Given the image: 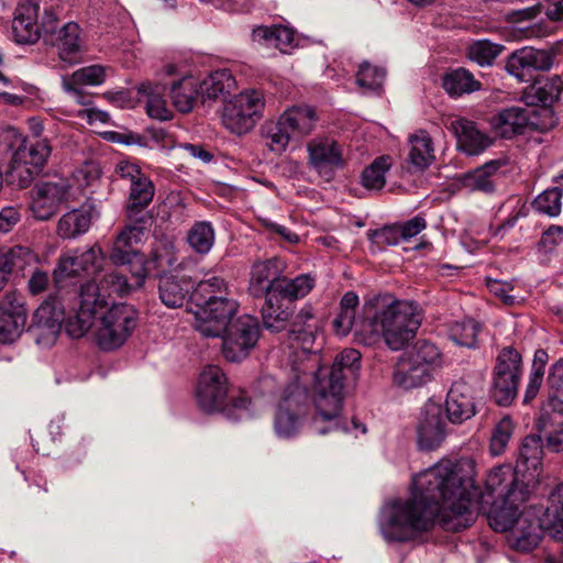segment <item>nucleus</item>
I'll return each instance as SVG.
<instances>
[{
	"instance_id": "1",
	"label": "nucleus",
	"mask_w": 563,
	"mask_h": 563,
	"mask_svg": "<svg viewBox=\"0 0 563 563\" xmlns=\"http://www.w3.org/2000/svg\"><path fill=\"white\" fill-rule=\"evenodd\" d=\"M473 473L470 460L457 464L443 460L416 475L410 497L383 508L379 529L384 539L407 542L431 530L435 522L446 531L463 530L475 520L476 511L483 512L492 527V507L484 500L490 497V487L487 484L482 492Z\"/></svg>"
},
{
	"instance_id": "2",
	"label": "nucleus",
	"mask_w": 563,
	"mask_h": 563,
	"mask_svg": "<svg viewBox=\"0 0 563 563\" xmlns=\"http://www.w3.org/2000/svg\"><path fill=\"white\" fill-rule=\"evenodd\" d=\"M542 459L541 437L528 435L522 441L517 468L504 465L495 471V492L501 496V504L495 512V531H509V542L518 551H531L544 533L533 510L519 511L539 482Z\"/></svg>"
},
{
	"instance_id": "3",
	"label": "nucleus",
	"mask_w": 563,
	"mask_h": 563,
	"mask_svg": "<svg viewBox=\"0 0 563 563\" xmlns=\"http://www.w3.org/2000/svg\"><path fill=\"white\" fill-rule=\"evenodd\" d=\"M364 319L356 325V339L364 345L380 340L398 351L413 338L421 323L419 307L407 300H397L389 294L375 295L364 303Z\"/></svg>"
},
{
	"instance_id": "4",
	"label": "nucleus",
	"mask_w": 563,
	"mask_h": 563,
	"mask_svg": "<svg viewBox=\"0 0 563 563\" xmlns=\"http://www.w3.org/2000/svg\"><path fill=\"white\" fill-rule=\"evenodd\" d=\"M228 393V377L222 368L217 365L203 367L196 391L199 407L208 413L223 412L231 419H241L249 416L251 399L241 394L238 397H232L230 405H227Z\"/></svg>"
},
{
	"instance_id": "5",
	"label": "nucleus",
	"mask_w": 563,
	"mask_h": 563,
	"mask_svg": "<svg viewBox=\"0 0 563 563\" xmlns=\"http://www.w3.org/2000/svg\"><path fill=\"white\" fill-rule=\"evenodd\" d=\"M314 374V397L313 402L317 415L312 421L313 430L319 434L330 431L342 430L343 432H357L364 434L366 428L363 423L352 420L351 427L341 423L340 412L343 402V387L340 384L331 383L321 376V372Z\"/></svg>"
},
{
	"instance_id": "6",
	"label": "nucleus",
	"mask_w": 563,
	"mask_h": 563,
	"mask_svg": "<svg viewBox=\"0 0 563 563\" xmlns=\"http://www.w3.org/2000/svg\"><path fill=\"white\" fill-rule=\"evenodd\" d=\"M114 173L122 180L129 183V196L125 203L128 219L134 223H146L151 217L144 211L153 201L154 183L137 164L130 161H120L115 165Z\"/></svg>"
},
{
	"instance_id": "7",
	"label": "nucleus",
	"mask_w": 563,
	"mask_h": 563,
	"mask_svg": "<svg viewBox=\"0 0 563 563\" xmlns=\"http://www.w3.org/2000/svg\"><path fill=\"white\" fill-rule=\"evenodd\" d=\"M265 97L256 89H245L225 101L222 123L232 133H249L263 118Z\"/></svg>"
},
{
	"instance_id": "8",
	"label": "nucleus",
	"mask_w": 563,
	"mask_h": 563,
	"mask_svg": "<svg viewBox=\"0 0 563 563\" xmlns=\"http://www.w3.org/2000/svg\"><path fill=\"white\" fill-rule=\"evenodd\" d=\"M308 394L298 380L286 386L277 401L273 427L277 437H294L307 415Z\"/></svg>"
},
{
	"instance_id": "9",
	"label": "nucleus",
	"mask_w": 563,
	"mask_h": 563,
	"mask_svg": "<svg viewBox=\"0 0 563 563\" xmlns=\"http://www.w3.org/2000/svg\"><path fill=\"white\" fill-rule=\"evenodd\" d=\"M137 325L136 310L126 303L112 305L99 320L97 343L103 351L122 346Z\"/></svg>"
},
{
	"instance_id": "10",
	"label": "nucleus",
	"mask_w": 563,
	"mask_h": 563,
	"mask_svg": "<svg viewBox=\"0 0 563 563\" xmlns=\"http://www.w3.org/2000/svg\"><path fill=\"white\" fill-rule=\"evenodd\" d=\"M261 335L256 318L243 314L229 324L219 336L222 338V354L229 362H241L255 347Z\"/></svg>"
},
{
	"instance_id": "11",
	"label": "nucleus",
	"mask_w": 563,
	"mask_h": 563,
	"mask_svg": "<svg viewBox=\"0 0 563 563\" xmlns=\"http://www.w3.org/2000/svg\"><path fill=\"white\" fill-rule=\"evenodd\" d=\"M75 199L69 180L64 177L37 183L32 189L31 210L38 220H48L62 206Z\"/></svg>"
},
{
	"instance_id": "12",
	"label": "nucleus",
	"mask_w": 563,
	"mask_h": 563,
	"mask_svg": "<svg viewBox=\"0 0 563 563\" xmlns=\"http://www.w3.org/2000/svg\"><path fill=\"white\" fill-rule=\"evenodd\" d=\"M522 373L521 355L512 346L504 347L495 358V404L509 406L517 397Z\"/></svg>"
},
{
	"instance_id": "13",
	"label": "nucleus",
	"mask_w": 563,
	"mask_h": 563,
	"mask_svg": "<svg viewBox=\"0 0 563 563\" xmlns=\"http://www.w3.org/2000/svg\"><path fill=\"white\" fill-rule=\"evenodd\" d=\"M141 224L124 227L118 234L110 253V258L115 265L130 264L135 266L132 273L135 287L142 286L146 277L144 256L136 249L145 235V228Z\"/></svg>"
},
{
	"instance_id": "14",
	"label": "nucleus",
	"mask_w": 563,
	"mask_h": 563,
	"mask_svg": "<svg viewBox=\"0 0 563 563\" xmlns=\"http://www.w3.org/2000/svg\"><path fill=\"white\" fill-rule=\"evenodd\" d=\"M101 290L93 280L81 286L78 309L66 321V331L71 338L84 336L92 327L95 316L107 305L106 295Z\"/></svg>"
},
{
	"instance_id": "15",
	"label": "nucleus",
	"mask_w": 563,
	"mask_h": 563,
	"mask_svg": "<svg viewBox=\"0 0 563 563\" xmlns=\"http://www.w3.org/2000/svg\"><path fill=\"white\" fill-rule=\"evenodd\" d=\"M238 309L239 302L233 297L210 302L194 312V327L206 338H219L225 331L227 324L233 321Z\"/></svg>"
},
{
	"instance_id": "16",
	"label": "nucleus",
	"mask_w": 563,
	"mask_h": 563,
	"mask_svg": "<svg viewBox=\"0 0 563 563\" xmlns=\"http://www.w3.org/2000/svg\"><path fill=\"white\" fill-rule=\"evenodd\" d=\"M64 313L55 301H44L33 313L29 333L38 346H52L60 332Z\"/></svg>"
},
{
	"instance_id": "17",
	"label": "nucleus",
	"mask_w": 563,
	"mask_h": 563,
	"mask_svg": "<svg viewBox=\"0 0 563 563\" xmlns=\"http://www.w3.org/2000/svg\"><path fill=\"white\" fill-rule=\"evenodd\" d=\"M26 318L23 295L7 292L0 302V342L8 344L18 340L25 329Z\"/></svg>"
},
{
	"instance_id": "18",
	"label": "nucleus",
	"mask_w": 563,
	"mask_h": 563,
	"mask_svg": "<svg viewBox=\"0 0 563 563\" xmlns=\"http://www.w3.org/2000/svg\"><path fill=\"white\" fill-rule=\"evenodd\" d=\"M102 262V251L97 245L68 250L59 256L54 273L57 278L77 276L82 273L92 274L101 268Z\"/></svg>"
},
{
	"instance_id": "19",
	"label": "nucleus",
	"mask_w": 563,
	"mask_h": 563,
	"mask_svg": "<svg viewBox=\"0 0 563 563\" xmlns=\"http://www.w3.org/2000/svg\"><path fill=\"white\" fill-rule=\"evenodd\" d=\"M318 332L319 327L314 320L313 310L310 306H305L297 313L292 323L290 342L295 351L300 350L305 355L309 354L311 367H316L319 364L318 349H314Z\"/></svg>"
},
{
	"instance_id": "20",
	"label": "nucleus",
	"mask_w": 563,
	"mask_h": 563,
	"mask_svg": "<svg viewBox=\"0 0 563 563\" xmlns=\"http://www.w3.org/2000/svg\"><path fill=\"white\" fill-rule=\"evenodd\" d=\"M553 65V55L544 49L522 47L514 52L507 59L506 70L521 82L531 79V71H545Z\"/></svg>"
},
{
	"instance_id": "21",
	"label": "nucleus",
	"mask_w": 563,
	"mask_h": 563,
	"mask_svg": "<svg viewBox=\"0 0 563 563\" xmlns=\"http://www.w3.org/2000/svg\"><path fill=\"white\" fill-rule=\"evenodd\" d=\"M285 263L279 257L256 261L251 267L249 291L253 297L277 292L285 271Z\"/></svg>"
},
{
	"instance_id": "22",
	"label": "nucleus",
	"mask_w": 563,
	"mask_h": 563,
	"mask_svg": "<svg viewBox=\"0 0 563 563\" xmlns=\"http://www.w3.org/2000/svg\"><path fill=\"white\" fill-rule=\"evenodd\" d=\"M47 30L49 33L44 40L46 44L56 49L59 60L67 65L79 63L82 52L79 25L68 22L59 29Z\"/></svg>"
},
{
	"instance_id": "23",
	"label": "nucleus",
	"mask_w": 563,
	"mask_h": 563,
	"mask_svg": "<svg viewBox=\"0 0 563 563\" xmlns=\"http://www.w3.org/2000/svg\"><path fill=\"white\" fill-rule=\"evenodd\" d=\"M418 445L422 450H434L445 438L442 407L435 402L424 405L418 428Z\"/></svg>"
},
{
	"instance_id": "24",
	"label": "nucleus",
	"mask_w": 563,
	"mask_h": 563,
	"mask_svg": "<svg viewBox=\"0 0 563 563\" xmlns=\"http://www.w3.org/2000/svg\"><path fill=\"white\" fill-rule=\"evenodd\" d=\"M107 68L101 65H90L74 71L70 76L62 79L64 90L78 103L91 104V97L88 96L81 86H98L106 80Z\"/></svg>"
},
{
	"instance_id": "25",
	"label": "nucleus",
	"mask_w": 563,
	"mask_h": 563,
	"mask_svg": "<svg viewBox=\"0 0 563 563\" xmlns=\"http://www.w3.org/2000/svg\"><path fill=\"white\" fill-rule=\"evenodd\" d=\"M307 150L309 163L319 174L329 175L343 165L342 150L332 139H313L308 143Z\"/></svg>"
},
{
	"instance_id": "26",
	"label": "nucleus",
	"mask_w": 563,
	"mask_h": 563,
	"mask_svg": "<svg viewBox=\"0 0 563 563\" xmlns=\"http://www.w3.org/2000/svg\"><path fill=\"white\" fill-rule=\"evenodd\" d=\"M40 5L32 0L21 2L12 21L13 38L19 44H33L41 36V29L37 24Z\"/></svg>"
},
{
	"instance_id": "27",
	"label": "nucleus",
	"mask_w": 563,
	"mask_h": 563,
	"mask_svg": "<svg viewBox=\"0 0 563 563\" xmlns=\"http://www.w3.org/2000/svg\"><path fill=\"white\" fill-rule=\"evenodd\" d=\"M361 369V353L355 349H344L339 353L330 371L319 368L321 376L329 382L340 384L343 388L346 383L355 382Z\"/></svg>"
},
{
	"instance_id": "28",
	"label": "nucleus",
	"mask_w": 563,
	"mask_h": 563,
	"mask_svg": "<svg viewBox=\"0 0 563 563\" xmlns=\"http://www.w3.org/2000/svg\"><path fill=\"white\" fill-rule=\"evenodd\" d=\"M445 409L452 423H462L475 415L472 390L465 382L452 384L446 396Z\"/></svg>"
},
{
	"instance_id": "29",
	"label": "nucleus",
	"mask_w": 563,
	"mask_h": 563,
	"mask_svg": "<svg viewBox=\"0 0 563 563\" xmlns=\"http://www.w3.org/2000/svg\"><path fill=\"white\" fill-rule=\"evenodd\" d=\"M450 130L457 139L459 150L467 155H478L490 145L489 137L483 134L470 120L455 119L451 121Z\"/></svg>"
},
{
	"instance_id": "30",
	"label": "nucleus",
	"mask_w": 563,
	"mask_h": 563,
	"mask_svg": "<svg viewBox=\"0 0 563 563\" xmlns=\"http://www.w3.org/2000/svg\"><path fill=\"white\" fill-rule=\"evenodd\" d=\"M279 117L296 141L311 134L317 122L316 111L309 106H292Z\"/></svg>"
},
{
	"instance_id": "31",
	"label": "nucleus",
	"mask_w": 563,
	"mask_h": 563,
	"mask_svg": "<svg viewBox=\"0 0 563 563\" xmlns=\"http://www.w3.org/2000/svg\"><path fill=\"white\" fill-rule=\"evenodd\" d=\"M265 303L262 307L263 323L267 329L280 331L286 327L292 314V306L283 299L278 292L265 295Z\"/></svg>"
},
{
	"instance_id": "32",
	"label": "nucleus",
	"mask_w": 563,
	"mask_h": 563,
	"mask_svg": "<svg viewBox=\"0 0 563 563\" xmlns=\"http://www.w3.org/2000/svg\"><path fill=\"white\" fill-rule=\"evenodd\" d=\"M432 374L407 355L402 354L396 364L393 382L404 389L417 388L431 379Z\"/></svg>"
},
{
	"instance_id": "33",
	"label": "nucleus",
	"mask_w": 563,
	"mask_h": 563,
	"mask_svg": "<svg viewBox=\"0 0 563 563\" xmlns=\"http://www.w3.org/2000/svg\"><path fill=\"white\" fill-rule=\"evenodd\" d=\"M191 288V282L187 277L164 275L158 286L161 301L168 308H180L186 302Z\"/></svg>"
},
{
	"instance_id": "34",
	"label": "nucleus",
	"mask_w": 563,
	"mask_h": 563,
	"mask_svg": "<svg viewBox=\"0 0 563 563\" xmlns=\"http://www.w3.org/2000/svg\"><path fill=\"white\" fill-rule=\"evenodd\" d=\"M408 162L417 169H424L434 161V145L424 130H419L408 137Z\"/></svg>"
},
{
	"instance_id": "35",
	"label": "nucleus",
	"mask_w": 563,
	"mask_h": 563,
	"mask_svg": "<svg viewBox=\"0 0 563 563\" xmlns=\"http://www.w3.org/2000/svg\"><path fill=\"white\" fill-rule=\"evenodd\" d=\"M261 134L265 147L276 155L285 153L289 143L296 141L280 117L266 121L261 126Z\"/></svg>"
},
{
	"instance_id": "36",
	"label": "nucleus",
	"mask_w": 563,
	"mask_h": 563,
	"mask_svg": "<svg viewBox=\"0 0 563 563\" xmlns=\"http://www.w3.org/2000/svg\"><path fill=\"white\" fill-rule=\"evenodd\" d=\"M165 91L166 86L162 84L143 82L137 88L139 95L145 98L146 111L151 118L161 121L172 118V111L164 99Z\"/></svg>"
},
{
	"instance_id": "37",
	"label": "nucleus",
	"mask_w": 563,
	"mask_h": 563,
	"mask_svg": "<svg viewBox=\"0 0 563 563\" xmlns=\"http://www.w3.org/2000/svg\"><path fill=\"white\" fill-rule=\"evenodd\" d=\"M235 85V80L231 74L225 70H217L202 80L198 79V92L200 93V102L216 100L218 97L229 93Z\"/></svg>"
},
{
	"instance_id": "38",
	"label": "nucleus",
	"mask_w": 563,
	"mask_h": 563,
	"mask_svg": "<svg viewBox=\"0 0 563 563\" xmlns=\"http://www.w3.org/2000/svg\"><path fill=\"white\" fill-rule=\"evenodd\" d=\"M527 131L523 107H511L499 112L495 118V137L510 139Z\"/></svg>"
},
{
	"instance_id": "39",
	"label": "nucleus",
	"mask_w": 563,
	"mask_h": 563,
	"mask_svg": "<svg viewBox=\"0 0 563 563\" xmlns=\"http://www.w3.org/2000/svg\"><path fill=\"white\" fill-rule=\"evenodd\" d=\"M540 430L547 432L548 448L560 453L563 451V412H555L544 406L539 419Z\"/></svg>"
},
{
	"instance_id": "40",
	"label": "nucleus",
	"mask_w": 563,
	"mask_h": 563,
	"mask_svg": "<svg viewBox=\"0 0 563 563\" xmlns=\"http://www.w3.org/2000/svg\"><path fill=\"white\" fill-rule=\"evenodd\" d=\"M170 97L174 107L183 112H190L194 107L200 102V93L198 92V79L195 77H184L170 89Z\"/></svg>"
},
{
	"instance_id": "41",
	"label": "nucleus",
	"mask_w": 563,
	"mask_h": 563,
	"mask_svg": "<svg viewBox=\"0 0 563 563\" xmlns=\"http://www.w3.org/2000/svg\"><path fill=\"white\" fill-rule=\"evenodd\" d=\"M92 213L88 209H74L58 221L57 234L63 239H74L86 233L91 224Z\"/></svg>"
},
{
	"instance_id": "42",
	"label": "nucleus",
	"mask_w": 563,
	"mask_h": 563,
	"mask_svg": "<svg viewBox=\"0 0 563 563\" xmlns=\"http://www.w3.org/2000/svg\"><path fill=\"white\" fill-rule=\"evenodd\" d=\"M34 258V254L24 246L0 250V291L4 288L13 268L23 269V266L33 262Z\"/></svg>"
},
{
	"instance_id": "43",
	"label": "nucleus",
	"mask_w": 563,
	"mask_h": 563,
	"mask_svg": "<svg viewBox=\"0 0 563 563\" xmlns=\"http://www.w3.org/2000/svg\"><path fill=\"white\" fill-rule=\"evenodd\" d=\"M481 82L465 68H456L443 77V88L451 97H461L479 90Z\"/></svg>"
},
{
	"instance_id": "44",
	"label": "nucleus",
	"mask_w": 563,
	"mask_h": 563,
	"mask_svg": "<svg viewBox=\"0 0 563 563\" xmlns=\"http://www.w3.org/2000/svg\"><path fill=\"white\" fill-rule=\"evenodd\" d=\"M358 302V296L354 291H347L343 295L340 301L339 313L333 321L336 334L345 336L354 325L358 324L355 323Z\"/></svg>"
},
{
	"instance_id": "45",
	"label": "nucleus",
	"mask_w": 563,
	"mask_h": 563,
	"mask_svg": "<svg viewBox=\"0 0 563 563\" xmlns=\"http://www.w3.org/2000/svg\"><path fill=\"white\" fill-rule=\"evenodd\" d=\"M393 159L389 155H383L373 161L362 175L361 183L368 190H380L386 184V173L390 169Z\"/></svg>"
},
{
	"instance_id": "46",
	"label": "nucleus",
	"mask_w": 563,
	"mask_h": 563,
	"mask_svg": "<svg viewBox=\"0 0 563 563\" xmlns=\"http://www.w3.org/2000/svg\"><path fill=\"white\" fill-rule=\"evenodd\" d=\"M178 257L175 246L170 241H159L153 249L152 258L144 260L146 274L150 269L155 268L161 272L172 271L177 266Z\"/></svg>"
},
{
	"instance_id": "47",
	"label": "nucleus",
	"mask_w": 563,
	"mask_h": 563,
	"mask_svg": "<svg viewBox=\"0 0 563 563\" xmlns=\"http://www.w3.org/2000/svg\"><path fill=\"white\" fill-rule=\"evenodd\" d=\"M52 147L47 139H36L30 144L20 146L14 154L19 162H27L37 169H42L49 157Z\"/></svg>"
},
{
	"instance_id": "48",
	"label": "nucleus",
	"mask_w": 563,
	"mask_h": 563,
	"mask_svg": "<svg viewBox=\"0 0 563 563\" xmlns=\"http://www.w3.org/2000/svg\"><path fill=\"white\" fill-rule=\"evenodd\" d=\"M404 354L420 366H423L424 369H428L431 374L433 368L438 366L441 361L438 347L433 343L424 340L417 341Z\"/></svg>"
},
{
	"instance_id": "49",
	"label": "nucleus",
	"mask_w": 563,
	"mask_h": 563,
	"mask_svg": "<svg viewBox=\"0 0 563 563\" xmlns=\"http://www.w3.org/2000/svg\"><path fill=\"white\" fill-rule=\"evenodd\" d=\"M214 229L208 221L196 222L187 234L188 244L199 254L209 253L214 244Z\"/></svg>"
},
{
	"instance_id": "50",
	"label": "nucleus",
	"mask_w": 563,
	"mask_h": 563,
	"mask_svg": "<svg viewBox=\"0 0 563 563\" xmlns=\"http://www.w3.org/2000/svg\"><path fill=\"white\" fill-rule=\"evenodd\" d=\"M277 292L291 303V301L307 296L314 287V278L308 274L299 275L292 279L282 277Z\"/></svg>"
},
{
	"instance_id": "51",
	"label": "nucleus",
	"mask_w": 563,
	"mask_h": 563,
	"mask_svg": "<svg viewBox=\"0 0 563 563\" xmlns=\"http://www.w3.org/2000/svg\"><path fill=\"white\" fill-rule=\"evenodd\" d=\"M462 187L471 191L489 192L493 188V162H487L460 177Z\"/></svg>"
},
{
	"instance_id": "52",
	"label": "nucleus",
	"mask_w": 563,
	"mask_h": 563,
	"mask_svg": "<svg viewBox=\"0 0 563 563\" xmlns=\"http://www.w3.org/2000/svg\"><path fill=\"white\" fill-rule=\"evenodd\" d=\"M530 90L540 103L548 106L559 99L563 90V80L556 75L543 77L538 79Z\"/></svg>"
},
{
	"instance_id": "53",
	"label": "nucleus",
	"mask_w": 563,
	"mask_h": 563,
	"mask_svg": "<svg viewBox=\"0 0 563 563\" xmlns=\"http://www.w3.org/2000/svg\"><path fill=\"white\" fill-rule=\"evenodd\" d=\"M548 383L552 393L544 406L555 412H563V358L552 366Z\"/></svg>"
},
{
	"instance_id": "54",
	"label": "nucleus",
	"mask_w": 563,
	"mask_h": 563,
	"mask_svg": "<svg viewBox=\"0 0 563 563\" xmlns=\"http://www.w3.org/2000/svg\"><path fill=\"white\" fill-rule=\"evenodd\" d=\"M40 169L27 162H19L18 155L13 154L12 161L7 172V180L20 188L27 187L38 175Z\"/></svg>"
},
{
	"instance_id": "55",
	"label": "nucleus",
	"mask_w": 563,
	"mask_h": 563,
	"mask_svg": "<svg viewBox=\"0 0 563 563\" xmlns=\"http://www.w3.org/2000/svg\"><path fill=\"white\" fill-rule=\"evenodd\" d=\"M479 325L472 319H464L452 323L449 328L451 340L461 346L473 347L476 343Z\"/></svg>"
},
{
	"instance_id": "56",
	"label": "nucleus",
	"mask_w": 563,
	"mask_h": 563,
	"mask_svg": "<svg viewBox=\"0 0 563 563\" xmlns=\"http://www.w3.org/2000/svg\"><path fill=\"white\" fill-rule=\"evenodd\" d=\"M385 76L386 71L383 68L364 62L358 67L356 84L363 89L377 92L382 89Z\"/></svg>"
},
{
	"instance_id": "57",
	"label": "nucleus",
	"mask_w": 563,
	"mask_h": 563,
	"mask_svg": "<svg viewBox=\"0 0 563 563\" xmlns=\"http://www.w3.org/2000/svg\"><path fill=\"white\" fill-rule=\"evenodd\" d=\"M525 119L527 121V130L544 132L555 125V118L553 111L543 107L540 109L523 107Z\"/></svg>"
},
{
	"instance_id": "58",
	"label": "nucleus",
	"mask_w": 563,
	"mask_h": 563,
	"mask_svg": "<svg viewBox=\"0 0 563 563\" xmlns=\"http://www.w3.org/2000/svg\"><path fill=\"white\" fill-rule=\"evenodd\" d=\"M562 189L554 187L541 192L533 201L537 212L549 217H556L561 212Z\"/></svg>"
},
{
	"instance_id": "59",
	"label": "nucleus",
	"mask_w": 563,
	"mask_h": 563,
	"mask_svg": "<svg viewBox=\"0 0 563 563\" xmlns=\"http://www.w3.org/2000/svg\"><path fill=\"white\" fill-rule=\"evenodd\" d=\"M550 498L554 519L548 528V533L554 540H563V483L555 487Z\"/></svg>"
},
{
	"instance_id": "60",
	"label": "nucleus",
	"mask_w": 563,
	"mask_h": 563,
	"mask_svg": "<svg viewBox=\"0 0 563 563\" xmlns=\"http://www.w3.org/2000/svg\"><path fill=\"white\" fill-rule=\"evenodd\" d=\"M467 56L479 66H489L493 62V43L478 40L470 45Z\"/></svg>"
},
{
	"instance_id": "61",
	"label": "nucleus",
	"mask_w": 563,
	"mask_h": 563,
	"mask_svg": "<svg viewBox=\"0 0 563 563\" xmlns=\"http://www.w3.org/2000/svg\"><path fill=\"white\" fill-rule=\"evenodd\" d=\"M100 287L102 291H108L109 295L117 294L121 297L128 295L133 288V286L128 283V279L117 272L104 275Z\"/></svg>"
},
{
	"instance_id": "62",
	"label": "nucleus",
	"mask_w": 563,
	"mask_h": 563,
	"mask_svg": "<svg viewBox=\"0 0 563 563\" xmlns=\"http://www.w3.org/2000/svg\"><path fill=\"white\" fill-rule=\"evenodd\" d=\"M514 423L510 417H504L495 427V455L504 450L511 439Z\"/></svg>"
},
{
	"instance_id": "63",
	"label": "nucleus",
	"mask_w": 563,
	"mask_h": 563,
	"mask_svg": "<svg viewBox=\"0 0 563 563\" xmlns=\"http://www.w3.org/2000/svg\"><path fill=\"white\" fill-rule=\"evenodd\" d=\"M73 175L80 187L90 186L100 177V168L93 162H86Z\"/></svg>"
},
{
	"instance_id": "64",
	"label": "nucleus",
	"mask_w": 563,
	"mask_h": 563,
	"mask_svg": "<svg viewBox=\"0 0 563 563\" xmlns=\"http://www.w3.org/2000/svg\"><path fill=\"white\" fill-rule=\"evenodd\" d=\"M272 38V47H275L280 52H287L294 43L295 34L292 30L287 26L274 25Z\"/></svg>"
}]
</instances>
